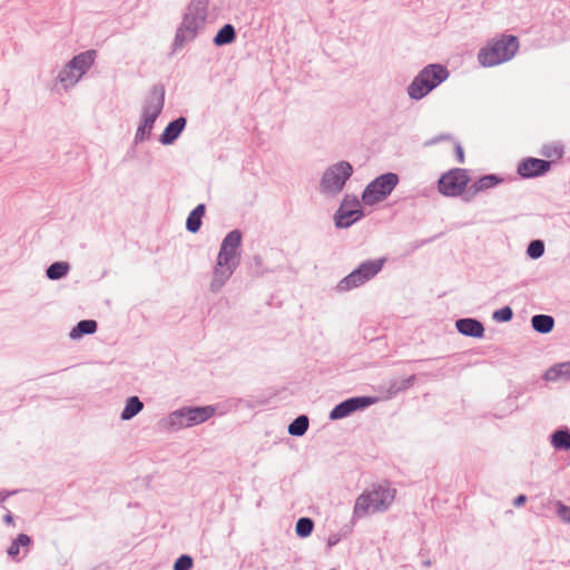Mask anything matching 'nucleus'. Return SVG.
I'll list each match as a JSON object with an SVG mask.
<instances>
[{"instance_id": "1", "label": "nucleus", "mask_w": 570, "mask_h": 570, "mask_svg": "<svg viewBox=\"0 0 570 570\" xmlns=\"http://www.w3.org/2000/svg\"><path fill=\"white\" fill-rule=\"evenodd\" d=\"M242 237L239 229H233L224 237L213 271L212 292H219L239 266Z\"/></svg>"}, {"instance_id": "2", "label": "nucleus", "mask_w": 570, "mask_h": 570, "mask_svg": "<svg viewBox=\"0 0 570 570\" xmlns=\"http://www.w3.org/2000/svg\"><path fill=\"white\" fill-rule=\"evenodd\" d=\"M395 497V489L390 485H377L372 491L363 492L355 501L353 519L383 512L389 509Z\"/></svg>"}, {"instance_id": "3", "label": "nucleus", "mask_w": 570, "mask_h": 570, "mask_svg": "<svg viewBox=\"0 0 570 570\" xmlns=\"http://www.w3.org/2000/svg\"><path fill=\"white\" fill-rule=\"evenodd\" d=\"M520 47L517 36H502L483 47L478 55V60L483 67H493L499 63L511 60Z\"/></svg>"}, {"instance_id": "4", "label": "nucleus", "mask_w": 570, "mask_h": 570, "mask_svg": "<svg viewBox=\"0 0 570 570\" xmlns=\"http://www.w3.org/2000/svg\"><path fill=\"white\" fill-rule=\"evenodd\" d=\"M446 67L439 63L425 66L407 87V95L413 100H420L449 77Z\"/></svg>"}, {"instance_id": "5", "label": "nucleus", "mask_w": 570, "mask_h": 570, "mask_svg": "<svg viewBox=\"0 0 570 570\" xmlns=\"http://www.w3.org/2000/svg\"><path fill=\"white\" fill-rule=\"evenodd\" d=\"M209 0H191L180 22V47L205 28Z\"/></svg>"}, {"instance_id": "6", "label": "nucleus", "mask_w": 570, "mask_h": 570, "mask_svg": "<svg viewBox=\"0 0 570 570\" xmlns=\"http://www.w3.org/2000/svg\"><path fill=\"white\" fill-rule=\"evenodd\" d=\"M97 52L94 49L73 56L59 71L57 80L65 89L75 86L95 62Z\"/></svg>"}, {"instance_id": "7", "label": "nucleus", "mask_w": 570, "mask_h": 570, "mask_svg": "<svg viewBox=\"0 0 570 570\" xmlns=\"http://www.w3.org/2000/svg\"><path fill=\"white\" fill-rule=\"evenodd\" d=\"M385 262V258L362 262L357 268L338 282L337 291L347 292L365 284L382 271Z\"/></svg>"}, {"instance_id": "8", "label": "nucleus", "mask_w": 570, "mask_h": 570, "mask_svg": "<svg viewBox=\"0 0 570 570\" xmlns=\"http://www.w3.org/2000/svg\"><path fill=\"white\" fill-rule=\"evenodd\" d=\"M399 176L394 173H385L377 176L364 188L362 202L373 206L386 199L399 184Z\"/></svg>"}, {"instance_id": "9", "label": "nucleus", "mask_w": 570, "mask_h": 570, "mask_svg": "<svg viewBox=\"0 0 570 570\" xmlns=\"http://www.w3.org/2000/svg\"><path fill=\"white\" fill-rule=\"evenodd\" d=\"M353 174V167L348 161L341 160L330 166L321 179V189L327 194H338Z\"/></svg>"}, {"instance_id": "10", "label": "nucleus", "mask_w": 570, "mask_h": 570, "mask_svg": "<svg viewBox=\"0 0 570 570\" xmlns=\"http://www.w3.org/2000/svg\"><path fill=\"white\" fill-rule=\"evenodd\" d=\"M469 183L470 177L466 169L453 168L441 175L438 181V189L445 197H464Z\"/></svg>"}, {"instance_id": "11", "label": "nucleus", "mask_w": 570, "mask_h": 570, "mask_svg": "<svg viewBox=\"0 0 570 570\" xmlns=\"http://www.w3.org/2000/svg\"><path fill=\"white\" fill-rule=\"evenodd\" d=\"M165 105V88L161 83L151 87L142 101L140 118L150 125H155Z\"/></svg>"}, {"instance_id": "12", "label": "nucleus", "mask_w": 570, "mask_h": 570, "mask_svg": "<svg viewBox=\"0 0 570 570\" xmlns=\"http://www.w3.org/2000/svg\"><path fill=\"white\" fill-rule=\"evenodd\" d=\"M350 203L352 207H360V200L356 196L345 195L340 207L334 214V224L336 228H348L364 217L365 214L362 208L346 209V206Z\"/></svg>"}, {"instance_id": "13", "label": "nucleus", "mask_w": 570, "mask_h": 570, "mask_svg": "<svg viewBox=\"0 0 570 570\" xmlns=\"http://www.w3.org/2000/svg\"><path fill=\"white\" fill-rule=\"evenodd\" d=\"M375 402L376 399L372 396H354L346 399L332 409L330 420L336 421L344 419L358 410L368 407Z\"/></svg>"}, {"instance_id": "14", "label": "nucleus", "mask_w": 570, "mask_h": 570, "mask_svg": "<svg viewBox=\"0 0 570 570\" xmlns=\"http://www.w3.org/2000/svg\"><path fill=\"white\" fill-rule=\"evenodd\" d=\"M216 413V406H183L180 407V428H190L202 424L213 417Z\"/></svg>"}, {"instance_id": "15", "label": "nucleus", "mask_w": 570, "mask_h": 570, "mask_svg": "<svg viewBox=\"0 0 570 570\" xmlns=\"http://www.w3.org/2000/svg\"><path fill=\"white\" fill-rule=\"evenodd\" d=\"M551 166V160L527 157L518 164L517 174L523 179L537 178L550 171Z\"/></svg>"}, {"instance_id": "16", "label": "nucleus", "mask_w": 570, "mask_h": 570, "mask_svg": "<svg viewBox=\"0 0 570 570\" xmlns=\"http://www.w3.org/2000/svg\"><path fill=\"white\" fill-rule=\"evenodd\" d=\"M503 181V178L497 174H488L482 177H480L476 181H474L465 191L464 194V202H471L475 198V196L485 191L490 188L495 187L497 185L501 184Z\"/></svg>"}, {"instance_id": "17", "label": "nucleus", "mask_w": 570, "mask_h": 570, "mask_svg": "<svg viewBox=\"0 0 570 570\" xmlns=\"http://www.w3.org/2000/svg\"><path fill=\"white\" fill-rule=\"evenodd\" d=\"M458 332L464 336L473 338H482L484 336V326L476 318H460L455 322Z\"/></svg>"}, {"instance_id": "18", "label": "nucleus", "mask_w": 570, "mask_h": 570, "mask_svg": "<svg viewBox=\"0 0 570 570\" xmlns=\"http://www.w3.org/2000/svg\"><path fill=\"white\" fill-rule=\"evenodd\" d=\"M98 330V323L95 320H81L69 332V338L78 341L85 335L95 334Z\"/></svg>"}, {"instance_id": "19", "label": "nucleus", "mask_w": 570, "mask_h": 570, "mask_svg": "<svg viewBox=\"0 0 570 570\" xmlns=\"http://www.w3.org/2000/svg\"><path fill=\"white\" fill-rule=\"evenodd\" d=\"M142 409L144 403L138 396H129L125 402V406L120 413V419L122 421H129L134 419L137 414H139L142 411Z\"/></svg>"}, {"instance_id": "20", "label": "nucleus", "mask_w": 570, "mask_h": 570, "mask_svg": "<svg viewBox=\"0 0 570 570\" xmlns=\"http://www.w3.org/2000/svg\"><path fill=\"white\" fill-rule=\"evenodd\" d=\"M237 33L235 27L230 23L224 24L215 35L213 42L216 47H223L233 43Z\"/></svg>"}, {"instance_id": "21", "label": "nucleus", "mask_w": 570, "mask_h": 570, "mask_svg": "<svg viewBox=\"0 0 570 570\" xmlns=\"http://www.w3.org/2000/svg\"><path fill=\"white\" fill-rule=\"evenodd\" d=\"M206 213L205 204H198L186 219V229L189 233H197L202 227V219Z\"/></svg>"}, {"instance_id": "22", "label": "nucleus", "mask_w": 570, "mask_h": 570, "mask_svg": "<svg viewBox=\"0 0 570 570\" xmlns=\"http://www.w3.org/2000/svg\"><path fill=\"white\" fill-rule=\"evenodd\" d=\"M532 328L540 334H549L554 327V318L551 315L537 314L531 317Z\"/></svg>"}, {"instance_id": "23", "label": "nucleus", "mask_w": 570, "mask_h": 570, "mask_svg": "<svg viewBox=\"0 0 570 570\" xmlns=\"http://www.w3.org/2000/svg\"><path fill=\"white\" fill-rule=\"evenodd\" d=\"M70 264L68 262L58 261L50 264L46 269V276L50 281H59L68 275Z\"/></svg>"}, {"instance_id": "24", "label": "nucleus", "mask_w": 570, "mask_h": 570, "mask_svg": "<svg viewBox=\"0 0 570 570\" xmlns=\"http://www.w3.org/2000/svg\"><path fill=\"white\" fill-rule=\"evenodd\" d=\"M31 544L32 539L30 535L26 533H19L8 547L7 553L11 559L16 560L20 553V548H29Z\"/></svg>"}, {"instance_id": "25", "label": "nucleus", "mask_w": 570, "mask_h": 570, "mask_svg": "<svg viewBox=\"0 0 570 570\" xmlns=\"http://www.w3.org/2000/svg\"><path fill=\"white\" fill-rule=\"evenodd\" d=\"M551 444L556 450H570V430L558 429L551 435Z\"/></svg>"}, {"instance_id": "26", "label": "nucleus", "mask_w": 570, "mask_h": 570, "mask_svg": "<svg viewBox=\"0 0 570 570\" xmlns=\"http://www.w3.org/2000/svg\"><path fill=\"white\" fill-rule=\"evenodd\" d=\"M178 139V118H174L159 136V142L164 146L171 145Z\"/></svg>"}, {"instance_id": "27", "label": "nucleus", "mask_w": 570, "mask_h": 570, "mask_svg": "<svg viewBox=\"0 0 570 570\" xmlns=\"http://www.w3.org/2000/svg\"><path fill=\"white\" fill-rule=\"evenodd\" d=\"M308 425V417L306 415H299L289 423L288 433L293 436H302L306 433Z\"/></svg>"}, {"instance_id": "28", "label": "nucleus", "mask_w": 570, "mask_h": 570, "mask_svg": "<svg viewBox=\"0 0 570 570\" xmlns=\"http://www.w3.org/2000/svg\"><path fill=\"white\" fill-rule=\"evenodd\" d=\"M154 126L150 122H146L141 118L139 119V124L135 134L134 145L141 144L146 140H149L151 137Z\"/></svg>"}, {"instance_id": "29", "label": "nucleus", "mask_w": 570, "mask_h": 570, "mask_svg": "<svg viewBox=\"0 0 570 570\" xmlns=\"http://www.w3.org/2000/svg\"><path fill=\"white\" fill-rule=\"evenodd\" d=\"M314 530V521L311 518L302 517L295 524L296 535L299 538H307Z\"/></svg>"}, {"instance_id": "30", "label": "nucleus", "mask_w": 570, "mask_h": 570, "mask_svg": "<svg viewBox=\"0 0 570 570\" xmlns=\"http://www.w3.org/2000/svg\"><path fill=\"white\" fill-rule=\"evenodd\" d=\"M540 154L546 158L561 159L564 154L563 145L560 142L546 144L542 146Z\"/></svg>"}, {"instance_id": "31", "label": "nucleus", "mask_w": 570, "mask_h": 570, "mask_svg": "<svg viewBox=\"0 0 570 570\" xmlns=\"http://www.w3.org/2000/svg\"><path fill=\"white\" fill-rule=\"evenodd\" d=\"M547 503L543 502V499L540 502L541 508L546 505H550L553 503L551 499L546 500ZM554 505L557 508L558 517L566 523H570V507L563 504L561 501H554Z\"/></svg>"}, {"instance_id": "32", "label": "nucleus", "mask_w": 570, "mask_h": 570, "mask_svg": "<svg viewBox=\"0 0 570 570\" xmlns=\"http://www.w3.org/2000/svg\"><path fill=\"white\" fill-rule=\"evenodd\" d=\"M527 254L532 259H538L544 254V243L540 239L530 242Z\"/></svg>"}, {"instance_id": "33", "label": "nucleus", "mask_w": 570, "mask_h": 570, "mask_svg": "<svg viewBox=\"0 0 570 570\" xmlns=\"http://www.w3.org/2000/svg\"><path fill=\"white\" fill-rule=\"evenodd\" d=\"M513 317V311L510 306H504L494 311L492 318L497 322H510Z\"/></svg>"}, {"instance_id": "34", "label": "nucleus", "mask_w": 570, "mask_h": 570, "mask_svg": "<svg viewBox=\"0 0 570 570\" xmlns=\"http://www.w3.org/2000/svg\"><path fill=\"white\" fill-rule=\"evenodd\" d=\"M560 377H562L561 364L551 366L544 373V380L547 381H557Z\"/></svg>"}, {"instance_id": "35", "label": "nucleus", "mask_w": 570, "mask_h": 570, "mask_svg": "<svg viewBox=\"0 0 570 570\" xmlns=\"http://www.w3.org/2000/svg\"><path fill=\"white\" fill-rule=\"evenodd\" d=\"M449 140H452V135L451 134H440L426 141H424L423 146L424 147H430V146H433L435 144H439V142H442V141H449Z\"/></svg>"}, {"instance_id": "36", "label": "nucleus", "mask_w": 570, "mask_h": 570, "mask_svg": "<svg viewBox=\"0 0 570 570\" xmlns=\"http://www.w3.org/2000/svg\"><path fill=\"white\" fill-rule=\"evenodd\" d=\"M415 380H416L415 375H411L406 379H403L400 382V384L395 387V390L396 391H405L414 384Z\"/></svg>"}, {"instance_id": "37", "label": "nucleus", "mask_w": 570, "mask_h": 570, "mask_svg": "<svg viewBox=\"0 0 570 570\" xmlns=\"http://www.w3.org/2000/svg\"><path fill=\"white\" fill-rule=\"evenodd\" d=\"M163 422L165 426L173 429L178 423V410L173 411Z\"/></svg>"}, {"instance_id": "38", "label": "nucleus", "mask_w": 570, "mask_h": 570, "mask_svg": "<svg viewBox=\"0 0 570 570\" xmlns=\"http://www.w3.org/2000/svg\"><path fill=\"white\" fill-rule=\"evenodd\" d=\"M344 535L345 534L341 533H331L326 541L327 549L331 550L333 547H335L343 539Z\"/></svg>"}, {"instance_id": "39", "label": "nucleus", "mask_w": 570, "mask_h": 570, "mask_svg": "<svg viewBox=\"0 0 570 570\" xmlns=\"http://www.w3.org/2000/svg\"><path fill=\"white\" fill-rule=\"evenodd\" d=\"M193 564L194 560L189 554H180V570H190Z\"/></svg>"}, {"instance_id": "40", "label": "nucleus", "mask_w": 570, "mask_h": 570, "mask_svg": "<svg viewBox=\"0 0 570 570\" xmlns=\"http://www.w3.org/2000/svg\"><path fill=\"white\" fill-rule=\"evenodd\" d=\"M454 155H455V158L458 160L459 164H463L465 158H464V150H463V147L462 145L456 141L454 144Z\"/></svg>"}, {"instance_id": "41", "label": "nucleus", "mask_w": 570, "mask_h": 570, "mask_svg": "<svg viewBox=\"0 0 570 570\" xmlns=\"http://www.w3.org/2000/svg\"><path fill=\"white\" fill-rule=\"evenodd\" d=\"M561 364V371H562V377L570 380V362L560 363Z\"/></svg>"}, {"instance_id": "42", "label": "nucleus", "mask_w": 570, "mask_h": 570, "mask_svg": "<svg viewBox=\"0 0 570 570\" xmlns=\"http://www.w3.org/2000/svg\"><path fill=\"white\" fill-rule=\"evenodd\" d=\"M527 500L528 498L525 494H519L518 497L514 498L513 505L520 508L527 502Z\"/></svg>"}, {"instance_id": "43", "label": "nucleus", "mask_w": 570, "mask_h": 570, "mask_svg": "<svg viewBox=\"0 0 570 570\" xmlns=\"http://www.w3.org/2000/svg\"><path fill=\"white\" fill-rule=\"evenodd\" d=\"M17 491L0 490V503L4 502L9 497L16 494Z\"/></svg>"}, {"instance_id": "44", "label": "nucleus", "mask_w": 570, "mask_h": 570, "mask_svg": "<svg viewBox=\"0 0 570 570\" xmlns=\"http://www.w3.org/2000/svg\"><path fill=\"white\" fill-rule=\"evenodd\" d=\"M3 522L8 525H13L14 523V518H13V514L8 511L7 514L3 515Z\"/></svg>"}, {"instance_id": "45", "label": "nucleus", "mask_w": 570, "mask_h": 570, "mask_svg": "<svg viewBox=\"0 0 570 570\" xmlns=\"http://www.w3.org/2000/svg\"><path fill=\"white\" fill-rule=\"evenodd\" d=\"M171 47H173L171 52H175L178 49V28L176 29Z\"/></svg>"}, {"instance_id": "46", "label": "nucleus", "mask_w": 570, "mask_h": 570, "mask_svg": "<svg viewBox=\"0 0 570 570\" xmlns=\"http://www.w3.org/2000/svg\"><path fill=\"white\" fill-rule=\"evenodd\" d=\"M253 262L257 267H261L263 265V258L259 255H255L253 257Z\"/></svg>"}, {"instance_id": "47", "label": "nucleus", "mask_w": 570, "mask_h": 570, "mask_svg": "<svg viewBox=\"0 0 570 570\" xmlns=\"http://www.w3.org/2000/svg\"><path fill=\"white\" fill-rule=\"evenodd\" d=\"M186 127V118L180 116V134L184 131Z\"/></svg>"}, {"instance_id": "48", "label": "nucleus", "mask_w": 570, "mask_h": 570, "mask_svg": "<svg viewBox=\"0 0 570 570\" xmlns=\"http://www.w3.org/2000/svg\"><path fill=\"white\" fill-rule=\"evenodd\" d=\"M173 570H178V558L173 562Z\"/></svg>"}, {"instance_id": "49", "label": "nucleus", "mask_w": 570, "mask_h": 570, "mask_svg": "<svg viewBox=\"0 0 570 570\" xmlns=\"http://www.w3.org/2000/svg\"><path fill=\"white\" fill-rule=\"evenodd\" d=\"M350 208H352L351 203H350V204H347V206H346V209H350ZM356 208H357V207H353V209H356Z\"/></svg>"}]
</instances>
